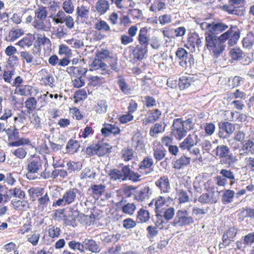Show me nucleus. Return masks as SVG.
<instances>
[{"instance_id": "obj_1", "label": "nucleus", "mask_w": 254, "mask_h": 254, "mask_svg": "<svg viewBox=\"0 0 254 254\" xmlns=\"http://www.w3.org/2000/svg\"><path fill=\"white\" fill-rule=\"evenodd\" d=\"M192 128V122L190 119L185 121L181 118L175 119L171 127V135L176 139L181 140L186 136L188 131Z\"/></svg>"}, {"instance_id": "obj_2", "label": "nucleus", "mask_w": 254, "mask_h": 254, "mask_svg": "<svg viewBox=\"0 0 254 254\" xmlns=\"http://www.w3.org/2000/svg\"><path fill=\"white\" fill-rule=\"evenodd\" d=\"M205 39L206 48L214 56H218L224 51L225 45H223L216 35L207 34Z\"/></svg>"}, {"instance_id": "obj_3", "label": "nucleus", "mask_w": 254, "mask_h": 254, "mask_svg": "<svg viewBox=\"0 0 254 254\" xmlns=\"http://www.w3.org/2000/svg\"><path fill=\"white\" fill-rule=\"evenodd\" d=\"M80 190L76 188H70L64 193L62 198L54 202L53 206H65L74 202Z\"/></svg>"}, {"instance_id": "obj_4", "label": "nucleus", "mask_w": 254, "mask_h": 254, "mask_svg": "<svg viewBox=\"0 0 254 254\" xmlns=\"http://www.w3.org/2000/svg\"><path fill=\"white\" fill-rule=\"evenodd\" d=\"M50 17L56 24L64 23L67 29H72L74 27L75 23L73 17L69 14H66L63 10H59L55 14H51Z\"/></svg>"}, {"instance_id": "obj_5", "label": "nucleus", "mask_w": 254, "mask_h": 254, "mask_svg": "<svg viewBox=\"0 0 254 254\" xmlns=\"http://www.w3.org/2000/svg\"><path fill=\"white\" fill-rule=\"evenodd\" d=\"M176 56L179 65L185 69L190 68L194 64V60L192 56L183 48L178 49Z\"/></svg>"}, {"instance_id": "obj_6", "label": "nucleus", "mask_w": 254, "mask_h": 254, "mask_svg": "<svg viewBox=\"0 0 254 254\" xmlns=\"http://www.w3.org/2000/svg\"><path fill=\"white\" fill-rule=\"evenodd\" d=\"M194 222L193 218L189 216L188 212L185 209L177 211L175 218L171 223L174 227H183L189 225Z\"/></svg>"}, {"instance_id": "obj_7", "label": "nucleus", "mask_w": 254, "mask_h": 254, "mask_svg": "<svg viewBox=\"0 0 254 254\" xmlns=\"http://www.w3.org/2000/svg\"><path fill=\"white\" fill-rule=\"evenodd\" d=\"M254 155V131L249 135V139L241 143L240 156Z\"/></svg>"}, {"instance_id": "obj_8", "label": "nucleus", "mask_w": 254, "mask_h": 254, "mask_svg": "<svg viewBox=\"0 0 254 254\" xmlns=\"http://www.w3.org/2000/svg\"><path fill=\"white\" fill-rule=\"evenodd\" d=\"M8 128L6 130V133L8 135V140L10 141L9 145L10 146H19L25 144H28L30 143V140L28 138H21L18 139L19 132L18 130L14 127V128L11 133H10L8 131Z\"/></svg>"}, {"instance_id": "obj_9", "label": "nucleus", "mask_w": 254, "mask_h": 254, "mask_svg": "<svg viewBox=\"0 0 254 254\" xmlns=\"http://www.w3.org/2000/svg\"><path fill=\"white\" fill-rule=\"evenodd\" d=\"M42 165L39 161L33 160L29 162L27 166V173L26 177L29 180H34L38 177V171Z\"/></svg>"}, {"instance_id": "obj_10", "label": "nucleus", "mask_w": 254, "mask_h": 254, "mask_svg": "<svg viewBox=\"0 0 254 254\" xmlns=\"http://www.w3.org/2000/svg\"><path fill=\"white\" fill-rule=\"evenodd\" d=\"M173 198L170 196H159L156 199L155 208L156 209V217L159 218L162 217L161 213L166 208L164 206H168L169 203L173 201Z\"/></svg>"}, {"instance_id": "obj_11", "label": "nucleus", "mask_w": 254, "mask_h": 254, "mask_svg": "<svg viewBox=\"0 0 254 254\" xmlns=\"http://www.w3.org/2000/svg\"><path fill=\"white\" fill-rule=\"evenodd\" d=\"M229 1L230 4L223 5L222 9L229 14L238 15L240 11L238 8L244 5L245 0H229Z\"/></svg>"}, {"instance_id": "obj_12", "label": "nucleus", "mask_w": 254, "mask_h": 254, "mask_svg": "<svg viewBox=\"0 0 254 254\" xmlns=\"http://www.w3.org/2000/svg\"><path fill=\"white\" fill-rule=\"evenodd\" d=\"M219 192L214 190L204 193L198 198V201L202 203L213 204L217 202L219 199Z\"/></svg>"}, {"instance_id": "obj_13", "label": "nucleus", "mask_w": 254, "mask_h": 254, "mask_svg": "<svg viewBox=\"0 0 254 254\" xmlns=\"http://www.w3.org/2000/svg\"><path fill=\"white\" fill-rule=\"evenodd\" d=\"M39 92V89L35 86L29 85H22L16 87L14 90V93L22 96H36Z\"/></svg>"}, {"instance_id": "obj_14", "label": "nucleus", "mask_w": 254, "mask_h": 254, "mask_svg": "<svg viewBox=\"0 0 254 254\" xmlns=\"http://www.w3.org/2000/svg\"><path fill=\"white\" fill-rule=\"evenodd\" d=\"M199 142L198 136L194 133L189 135L181 143L180 148L183 150H190V148L193 147Z\"/></svg>"}, {"instance_id": "obj_15", "label": "nucleus", "mask_w": 254, "mask_h": 254, "mask_svg": "<svg viewBox=\"0 0 254 254\" xmlns=\"http://www.w3.org/2000/svg\"><path fill=\"white\" fill-rule=\"evenodd\" d=\"M155 185L160 190L161 194L169 193L171 189L169 180L166 176L160 177L156 181Z\"/></svg>"}, {"instance_id": "obj_16", "label": "nucleus", "mask_w": 254, "mask_h": 254, "mask_svg": "<svg viewBox=\"0 0 254 254\" xmlns=\"http://www.w3.org/2000/svg\"><path fill=\"white\" fill-rule=\"evenodd\" d=\"M161 114V112L158 109L148 111L145 115L144 119L142 120L143 124L147 125L154 123L160 118Z\"/></svg>"}, {"instance_id": "obj_17", "label": "nucleus", "mask_w": 254, "mask_h": 254, "mask_svg": "<svg viewBox=\"0 0 254 254\" xmlns=\"http://www.w3.org/2000/svg\"><path fill=\"white\" fill-rule=\"evenodd\" d=\"M32 25L38 31H49L51 28V23L48 19L34 20Z\"/></svg>"}, {"instance_id": "obj_18", "label": "nucleus", "mask_w": 254, "mask_h": 254, "mask_svg": "<svg viewBox=\"0 0 254 254\" xmlns=\"http://www.w3.org/2000/svg\"><path fill=\"white\" fill-rule=\"evenodd\" d=\"M38 75L41 77V81L46 85L53 87L54 85V78L51 73L46 69H41L38 73Z\"/></svg>"}, {"instance_id": "obj_19", "label": "nucleus", "mask_w": 254, "mask_h": 254, "mask_svg": "<svg viewBox=\"0 0 254 254\" xmlns=\"http://www.w3.org/2000/svg\"><path fill=\"white\" fill-rule=\"evenodd\" d=\"M219 126L221 129L225 131L227 133L226 135H223V133L220 131L219 132V137L224 138H228L229 135L231 134L235 130L234 125L228 122L221 123L219 125Z\"/></svg>"}, {"instance_id": "obj_20", "label": "nucleus", "mask_w": 254, "mask_h": 254, "mask_svg": "<svg viewBox=\"0 0 254 254\" xmlns=\"http://www.w3.org/2000/svg\"><path fill=\"white\" fill-rule=\"evenodd\" d=\"M148 30L146 27L140 29L138 36V41L140 46H148L149 43V36L148 34Z\"/></svg>"}, {"instance_id": "obj_21", "label": "nucleus", "mask_w": 254, "mask_h": 254, "mask_svg": "<svg viewBox=\"0 0 254 254\" xmlns=\"http://www.w3.org/2000/svg\"><path fill=\"white\" fill-rule=\"evenodd\" d=\"M119 127L115 125L106 124L101 130V133L105 136H108L111 134L117 135L120 133Z\"/></svg>"}, {"instance_id": "obj_22", "label": "nucleus", "mask_w": 254, "mask_h": 254, "mask_svg": "<svg viewBox=\"0 0 254 254\" xmlns=\"http://www.w3.org/2000/svg\"><path fill=\"white\" fill-rule=\"evenodd\" d=\"M67 72L73 77H81L85 75L87 69L82 67L70 66L66 68Z\"/></svg>"}, {"instance_id": "obj_23", "label": "nucleus", "mask_w": 254, "mask_h": 254, "mask_svg": "<svg viewBox=\"0 0 254 254\" xmlns=\"http://www.w3.org/2000/svg\"><path fill=\"white\" fill-rule=\"evenodd\" d=\"M95 9L100 15L105 14L110 8V3L107 0H99L95 4Z\"/></svg>"}, {"instance_id": "obj_24", "label": "nucleus", "mask_w": 254, "mask_h": 254, "mask_svg": "<svg viewBox=\"0 0 254 254\" xmlns=\"http://www.w3.org/2000/svg\"><path fill=\"white\" fill-rule=\"evenodd\" d=\"M11 204L16 210L26 211L30 208V204L27 200L13 199Z\"/></svg>"}, {"instance_id": "obj_25", "label": "nucleus", "mask_w": 254, "mask_h": 254, "mask_svg": "<svg viewBox=\"0 0 254 254\" xmlns=\"http://www.w3.org/2000/svg\"><path fill=\"white\" fill-rule=\"evenodd\" d=\"M90 66L91 70H101L105 71V73L107 74H109V72L107 70V64L98 58L93 60L90 64Z\"/></svg>"}, {"instance_id": "obj_26", "label": "nucleus", "mask_w": 254, "mask_h": 254, "mask_svg": "<svg viewBox=\"0 0 254 254\" xmlns=\"http://www.w3.org/2000/svg\"><path fill=\"white\" fill-rule=\"evenodd\" d=\"M154 165V162L152 158L146 156L140 162L138 171L140 173H143V171L146 169H149Z\"/></svg>"}, {"instance_id": "obj_27", "label": "nucleus", "mask_w": 254, "mask_h": 254, "mask_svg": "<svg viewBox=\"0 0 254 254\" xmlns=\"http://www.w3.org/2000/svg\"><path fill=\"white\" fill-rule=\"evenodd\" d=\"M150 189L147 187H144L140 190L136 191L134 194V199L137 201H143L149 197Z\"/></svg>"}, {"instance_id": "obj_28", "label": "nucleus", "mask_w": 254, "mask_h": 254, "mask_svg": "<svg viewBox=\"0 0 254 254\" xmlns=\"http://www.w3.org/2000/svg\"><path fill=\"white\" fill-rule=\"evenodd\" d=\"M148 51L147 47L137 45L135 47L133 51V55L134 58L138 60H141L144 58Z\"/></svg>"}, {"instance_id": "obj_29", "label": "nucleus", "mask_w": 254, "mask_h": 254, "mask_svg": "<svg viewBox=\"0 0 254 254\" xmlns=\"http://www.w3.org/2000/svg\"><path fill=\"white\" fill-rule=\"evenodd\" d=\"M79 215L77 210L70 211L68 216H65L64 223L65 225L75 227L76 226L75 218Z\"/></svg>"}, {"instance_id": "obj_30", "label": "nucleus", "mask_w": 254, "mask_h": 254, "mask_svg": "<svg viewBox=\"0 0 254 254\" xmlns=\"http://www.w3.org/2000/svg\"><path fill=\"white\" fill-rule=\"evenodd\" d=\"M89 14V6L82 4L77 7L76 15L77 17L87 20L88 19Z\"/></svg>"}, {"instance_id": "obj_31", "label": "nucleus", "mask_w": 254, "mask_h": 254, "mask_svg": "<svg viewBox=\"0 0 254 254\" xmlns=\"http://www.w3.org/2000/svg\"><path fill=\"white\" fill-rule=\"evenodd\" d=\"M96 174V173L93 168L87 167L82 170L80 178L81 180H92L95 178Z\"/></svg>"}, {"instance_id": "obj_32", "label": "nucleus", "mask_w": 254, "mask_h": 254, "mask_svg": "<svg viewBox=\"0 0 254 254\" xmlns=\"http://www.w3.org/2000/svg\"><path fill=\"white\" fill-rule=\"evenodd\" d=\"M190 161V158L182 156L173 163V168L179 170L189 164Z\"/></svg>"}, {"instance_id": "obj_33", "label": "nucleus", "mask_w": 254, "mask_h": 254, "mask_svg": "<svg viewBox=\"0 0 254 254\" xmlns=\"http://www.w3.org/2000/svg\"><path fill=\"white\" fill-rule=\"evenodd\" d=\"M175 214V209L173 207H170L166 208L164 210H162L161 213L162 217L158 218L159 220L161 221L160 224H162L164 221L162 220V217L166 220H170L172 219Z\"/></svg>"}, {"instance_id": "obj_34", "label": "nucleus", "mask_w": 254, "mask_h": 254, "mask_svg": "<svg viewBox=\"0 0 254 254\" xmlns=\"http://www.w3.org/2000/svg\"><path fill=\"white\" fill-rule=\"evenodd\" d=\"M153 157L156 160V162H158L163 159L166 156V151L164 150L162 146L158 145L153 148Z\"/></svg>"}, {"instance_id": "obj_35", "label": "nucleus", "mask_w": 254, "mask_h": 254, "mask_svg": "<svg viewBox=\"0 0 254 254\" xmlns=\"http://www.w3.org/2000/svg\"><path fill=\"white\" fill-rule=\"evenodd\" d=\"M213 152L216 156L219 157L220 158H223L229 153L230 149L226 145H220L217 146Z\"/></svg>"}, {"instance_id": "obj_36", "label": "nucleus", "mask_w": 254, "mask_h": 254, "mask_svg": "<svg viewBox=\"0 0 254 254\" xmlns=\"http://www.w3.org/2000/svg\"><path fill=\"white\" fill-rule=\"evenodd\" d=\"M121 154V158L125 162H128L134 157L133 150L129 147L122 149Z\"/></svg>"}, {"instance_id": "obj_37", "label": "nucleus", "mask_w": 254, "mask_h": 254, "mask_svg": "<svg viewBox=\"0 0 254 254\" xmlns=\"http://www.w3.org/2000/svg\"><path fill=\"white\" fill-rule=\"evenodd\" d=\"M115 3L116 6L120 9L133 7L136 4L132 0H116Z\"/></svg>"}, {"instance_id": "obj_38", "label": "nucleus", "mask_w": 254, "mask_h": 254, "mask_svg": "<svg viewBox=\"0 0 254 254\" xmlns=\"http://www.w3.org/2000/svg\"><path fill=\"white\" fill-rule=\"evenodd\" d=\"M240 32L238 28L236 26H233V32L230 35V38L228 41V45L229 46H233L236 44L237 41L240 38Z\"/></svg>"}, {"instance_id": "obj_39", "label": "nucleus", "mask_w": 254, "mask_h": 254, "mask_svg": "<svg viewBox=\"0 0 254 254\" xmlns=\"http://www.w3.org/2000/svg\"><path fill=\"white\" fill-rule=\"evenodd\" d=\"M84 249H87L89 251L97 253L99 252V248L96 242L93 240H85L84 242Z\"/></svg>"}, {"instance_id": "obj_40", "label": "nucleus", "mask_w": 254, "mask_h": 254, "mask_svg": "<svg viewBox=\"0 0 254 254\" xmlns=\"http://www.w3.org/2000/svg\"><path fill=\"white\" fill-rule=\"evenodd\" d=\"M34 39V37L32 35H29L24 37L22 39L18 41L17 45L22 48H29L32 45Z\"/></svg>"}, {"instance_id": "obj_41", "label": "nucleus", "mask_w": 254, "mask_h": 254, "mask_svg": "<svg viewBox=\"0 0 254 254\" xmlns=\"http://www.w3.org/2000/svg\"><path fill=\"white\" fill-rule=\"evenodd\" d=\"M108 107L106 101L105 100H101L98 102L94 109L97 113L104 114L107 111Z\"/></svg>"}, {"instance_id": "obj_42", "label": "nucleus", "mask_w": 254, "mask_h": 254, "mask_svg": "<svg viewBox=\"0 0 254 254\" xmlns=\"http://www.w3.org/2000/svg\"><path fill=\"white\" fill-rule=\"evenodd\" d=\"M79 146V143L77 140L70 139L66 146V152L73 154L77 152Z\"/></svg>"}, {"instance_id": "obj_43", "label": "nucleus", "mask_w": 254, "mask_h": 254, "mask_svg": "<svg viewBox=\"0 0 254 254\" xmlns=\"http://www.w3.org/2000/svg\"><path fill=\"white\" fill-rule=\"evenodd\" d=\"M235 195L234 190H225L222 196V201L223 204H227L232 202Z\"/></svg>"}, {"instance_id": "obj_44", "label": "nucleus", "mask_w": 254, "mask_h": 254, "mask_svg": "<svg viewBox=\"0 0 254 254\" xmlns=\"http://www.w3.org/2000/svg\"><path fill=\"white\" fill-rule=\"evenodd\" d=\"M228 26L223 23H212L211 33L217 34L221 33L228 28Z\"/></svg>"}, {"instance_id": "obj_45", "label": "nucleus", "mask_w": 254, "mask_h": 254, "mask_svg": "<svg viewBox=\"0 0 254 254\" xmlns=\"http://www.w3.org/2000/svg\"><path fill=\"white\" fill-rule=\"evenodd\" d=\"M220 175L225 178L226 180H229L230 181V185L232 186L235 183V176L234 173L231 170L223 169L220 170Z\"/></svg>"}, {"instance_id": "obj_46", "label": "nucleus", "mask_w": 254, "mask_h": 254, "mask_svg": "<svg viewBox=\"0 0 254 254\" xmlns=\"http://www.w3.org/2000/svg\"><path fill=\"white\" fill-rule=\"evenodd\" d=\"M64 12L66 14H72L74 11V7L71 0H65L62 4Z\"/></svg>"}, {"instance_id": "obj_47", "label": "nucleus", "mask_w": 254, "mask_h": 254, "mask_svg": "<svg viewBox=\"0 0 254 254\" xmlns=\"http://www.w3.org/2000/svg\"><path fill=\"white\" fill-rule=\"evenodd\" d=\"M238 161L237 156L232 154H228L221 160L222 164L227 165L229 166H232Z\"/></svg>"}, {"instance_id": "obj_48", "label": "nucleus", "mask_w": 254, "mask_h": 254, "mask_svg": "<svg viewBox=\"0 0 254 254\" xmlns=\"http://www.w3.org/2000/svg\"><path fill=\"white\" fill-rule=\"evenodd\" d=\"M47 10L46 7L41 6H38L35 10V16L37 17L36 20H44L47 16Z\"/></svg>"}, {"instance_id": "obj_49", "label": "nucleus", "mask_w": 254, "mask_h": 254, "mask_svg": "<svg viewBox=\"0 0 254 254\" xmlns=\"http://www.w3.org/2000/svg\"><path fill=\"white\" fill-rule=\"evenodd\" d=\"M109 176L110 180L114 181H116L119 180H121L123 182L125 181L123 179L122 172L120 171V170L117 169H113L111 170L109 173Z\"/></svg>"}, {"instance_id": "obj_50", "label": "nucleus", "mask_w": 254, "mask_h": 254, "mask_svg": "<svg viewBox=\"0 0 254 254\" xmlns=\"http://www.w3.org/2000/svg\"><path fill=\"white\" fill-rule=\"evenodd\" d=\"M95 147H96V155L99 156L105 155L109 149L107 144L103 143L95 144Z\"/></svg>"}, {"instance_id": "obj_51", "label": "nucleus", "mask_w": 254, "mask_h": 254, "mask_svg": "<svg viewBox=\"0 0 254 254\" xmlns=\"http://www.w3.org/2000/svg\"><path fill=\"white\" fill-rule=\"evenodd\" d=\"M165 8V3L162 0H155L150 7V10L153 12L159 11Z\"/></svg>"}, {"instance_id": "obj_52", "label": "nucleus", "mask_w": 254, "mask_h": 254, "mask_svg": "<svg viewBox=\"0 0 254 254\" xmlns=\"http://www.w3.org/2000/svg\"><path fill=\"white\" fill-rule=\"evenodd\" d=\"M137 219L141 223H144L148 221L150 219V215L148 211L140 209L138 211Z\"/></svg>"}, {"instance_id": "obj_53", "label": "nucleus", "mask_w": 254, "mask_h": 254, "mask_svg": "<svg viewBox=\"0 0 254 254\" xmlns=\"http://www.w3.org/2000/svg\"><path fill=\"white\" fill-rule=\"evenodd\" d=\"M136 208L134 203H127L122 206V209L125 214L131 216L134 213Z\"/></svg>"}, {"instance_id": "obj_54", "label": "nucleus", "mask_w": 254, "mask_h": 254, "mask_svg": "<svg viewBox=\"0 0 254 254\" xmlns=\"http://www.w3.org/2000/svg\"><path fill=\"white\" fill-rule=\"evenodd\" d=\"M94 28L99 31H108L110 30L109 24L105 21L98 20L94 24Z\"/></svg>"}, {"instance_id": "obj_55", "label": "nucleus", "mask_w": 254, "mask_h": 254, "mask_svg": "<svg viewBox=\"0 0 254 254\" xmlns=\"http://www.w3.org/2000/svg\"><path fill=\"white\" fill-rule=\"evenodd\" d=\"M178 84L181 90L189 87L191 84V77L190 76H182L180 78Z\"/></svg>"}, {"instance_id": "obj_56", "label": "nucleus", "mask_w": 254, "mask_h": 254, "mask_svg": "<svg viewBox=\"0 0 254 254\" xmlns=\"http://www.w3.org/2000/svg\"><path fill=\"white\" fill-rule=\"evenodd\" d=\"M243 46L245 48L250 49L254 45V36L252 33H249L243 39Z\"/></svg>"}, {"instance_id": "obj_57", "label": "nucleus", "mask_w": 254, "mask_h": 254, "mask_svg": "<svg viewBox=\"0 0 254 254\" xmlns=\"http://www.w3.org/2000/svg\"><path fill=\"white\" fill-rule=\"evenodd\" d=\"M40 234L37 232H35L27 236V241L31 244L33 246H36L40 239Z\"/></svg>"}, {"instance_id": "obj_58", "label": "nucleus", "mask_w": 254, "mask_h": 254, "mask_svg": "<svg viewBox=\"0 0 254 254\" xmlns=\"http://www.w3.org/2000/svg\"><path fill=\"white\" fill-rule=\"evenodd\" d=\"M19 54L23 62H26L27 64H30L33 62L34 57L29 52L26 51H21L19 52Z\"/></svg>"}, {"instance_id": "obj_59", "label": "nucleus", "mask_w": 254, "mask_h": 254, "mask_svg": "<svg viewBox=\"0 0 254 254\" xmlns=\"http://www.w3.org/2000/svg\"><path fill=\"white\" fill-rule=\"evenodd\" d=\"M37 101L34 97L27 99L25 102V107L30 111L34 110L37 106Z\"/></svg>"}, {"instance_id": "obj_60", "label": "nucleus", "mask_w": 254, "mask_h": 254, "mask_svg": "<svg viewBox=\"0 0 254 254\" xmlns=\"http://www.w3.org/2000/svg\"><path fill=\"white\" fill-rule=\"evenodd\" d=\"M9 193L13 197H18L19 199H23L25 196L24 191L18 188H15L9 190Z\"/></svg>"}, {"instance_id": "obj_61", "label": "nucleus", "mask_w": 254, "mask_h": 254, "mask_svg": "<svg viewBox=\"0 0 254 254\" xmlns=\"http://www.w3.org/2000/svg\"><path fill=\"white\" fill-rule=\"evenodd\" d=\"M232 59L234 60H239L242 57L243 52L239 48L231 49L229 52Z\"/></svg>"}, {"instance_id": "obj_62", "label": "nucleus", "mask_w": 254, "mask_h": 254, "mask_svg": "<svg viewBox=\"0 0 254 254\" xmlns=\"http://www.w3.org/2000/svg\"><path fill=\"white\" fill-rule=\"evenodd\" d=\"M49 236L52 238H58L60 236L61 230L60 227L56 226H51L49 227Z\"/></svg>"}, {"instance_id": "obj_63", "label": "nucleus", "mask_w": 254, "mask_h": 254, "mask_svg": "<svg viewBox=\"0 0 254 254\" xmlns=\"http://www.w3.org/2000/svg\"><path fill=\"white\" fill-rule=\"evenodd\" d=\"M118 83L121 89L125 94H128L130 93L131 88L127 84L124 78H120L118 81Z\"/></svg>"}, {"instance_id": "obj_64", "label": "nucleus", "mask_w": 254, "mask_h": 254, "mask_svg": "<svg viewBox=\"0 0 254 254\" xmlns=\"http://www.w3.org/2000/svg\"><path fill=\"white\" fill-rule=\"evenodd\" d=\"M163 131V128L161 124L156 123L152 126L150 129L149 134L151 136L154 137Z\"/></svg>"}]
</instances>
